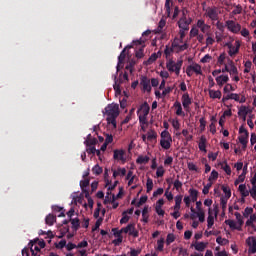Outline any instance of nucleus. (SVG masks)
<instances>
[{"mask_svg": "<svg viewBox=\"0 0 256 256\" xmlns=\"http://www.w3.org/2000/svg\"><path fill=\"white\" fill-rule=\"evenodd\" d=\"M106 121L108 125H113L114 129H117V117H119V105L109 104L105 108Z\"/></svg>", "mask_w": 256, "mask_h": 256, "instance_id": "nucleus-1", "label": "nucleus"}, {"mask_svg": "<svg viewBox=\"0 0 256 256\" xmlns=\"http://www.w3.org/2000/svg\"><path fill=\"white\" fill-rule=\"evenodd\" d=\"M133 46H127L125 47L122 52L120 53V55L118 56V64L116 66V74L114 75V91H116V93H121V83H123V81L120 80V83L117 82V73H119V67H121V65H123L124 61H125V57H127V54H125V51H127V49H132Z\"/></svg>", "mask_w": 256, "mask_h": 256, "instance_id": "nucleus-2", "label": "nucleus"}, {"mask_svg": "<svg viewBox=\"0 0 256 256\" xmlns=\"http://www.w3.org/2000/svg\"><path fill=\"white\" fill-rule=\"evenodd\" d=\"M149 111H151V107L147 102H144L137 110V115H138L140 125L148 124L147 116L149 115Z\"/></svg>", "mask_w": 256, "mask_h": 256, "instance_id": "nucleus-3", "label": "nucleus"}, {"mask_svg": "<svg viewBox=\"0 0 256 256\" xmlns=\"http://www.w3.org/2000/svg\"><path fill=\"white\" fill-rule=\"evenodd\" d=\"M181 67H183V60H178L177 62L173 61V59H169L166 62V68L170 73H175L176 75H180Z\"/></svg>", "mask_w": 256, "mask_h": 256, "instance_id": "nucleus-4", "label": "nucleus"}, {"mask_svg": "<svg viewBox=\"0 0 256 256\" xmlns=\"http://www.w3.org/2000/svg\"><path fill=\"white\" fill-rule=\"evenodd\" d=\"M204 17H207L212 21H219V9H217L215 6L206 8Z\"/></svg>", "mask_w": 256, "mask_h": 256, "instance_id": "nucleus-5", "label": "nucleus"}, {"mask_svg": "<svg viewBox=\"0 0 256 256\" xmlns=\"http://www.w3.org/2000/svg\"><path fill=\"white\" fill-rule=\"evenodd\" d=\"M193 73H196V75H203V70H201V65L193 64V65L187 66L186 75L188 77H193Z\"/></svg>", "mask_w": 256, "mask_h": 256, "instance_id": "nucleus-6", "label": "nucleus"}, {"mask_svg": "<svg viewBox=\"0 0 256 256\" xmlns=\"http://www.w3.org/2000/svg\"><path fill=\"white\" fill-rule=\"evenodd\" d=\"M226 47L229 49L228 55H230V57H235V55L239 53V49H241V41L236 40L234 46L231 43H226Z\"/></svg>", "mask_w": 256, "mask_h": 256, "instance_id": "nucleus-7", "label": "nucleus"}, {"mask_svg": "<svg viewBox=\"0 0 256 256\" xmlns=\"http://www.w3.org/2000/svg\"><path fill=\"white\" fill-rule=\"evenodd\" d=\"M226 27H227L228 31H230L231 33H234L235 35H237L241 31V24H239L233 20H227Z\"/></svg>", "mask_w": 256, "mask_h": 256, "instance_id": "nucleus-8", "label": "nucleus"}, {"mask_svg": "<svg viewBox=\"0 0 256 256\" xmlns=\"http://www.w3.org/2000/svg\"><path fill=\"white\" fill-rule=\"evenodd\" d=\"M125 150L124 149H116L114 150L113 159L115 161H120L122 165H125L127 163V158L125 157Z\"/></svg>", "mask_w": 256, "mask_h": 256, "instance_id": "nucleus-9", "label": "nucleus"}, {"mask_svg": "<svg viewBox=\"0 0 256 256\" xmlns=\"http://www.w3.org/2000/svg\"><path fill=\"white\" fill-rule=\"evenodd\" d=\"M192 19L187 17H181L178 21V27L179 29H182L183 31H189V25L192 23Z\"/></svg>", "mask_w": 256, "mask_h": 256, "instance_id": "nucleus-10", "label": "nucleus"}, {"mask_svg": "<svg viewBox=\"0 0 256 256\" xmlns=\"http://www.w3.org/2000/svg\"><path fill=\"white\" fill-rule=\"evenodd\" d=\"M196 27L200 29L201 33H205L206 35H211L209 31L211 30V26L205 23V20L199 19L196 23Z\"/></svg>", "mask_w": 256, "mask_h": 256, "instance_id": "nucleus-11", "label": "nucleus"}, {"mask_svg": "<svg viewBox=\"0 0 256 256\" xmlns=\"http://www.w3.org/2000/svg\"><path fill=\"white\" fill-rule=\"evenodd\" d=\"M246 245L249 247L248 253H256V238L254 236H250L246 239Z\"/></svg>", "mask_w": 256, "mask_h": 256, "instance_id": "nucleus-12", "label": "nucleus"}, {"mask_svg": "<svg viewBox=\"0 0 256 256\" xmlns=\"http://www.w3.org/2000/svg\"><path fill=\"white\" fill-rule=\"evenodd\" d=\"M123 233H129L132 237H139V231L135 229V224H128L127 227L122 228Z\"/></svg>", "mask_w": 256, "mask_h": 256, "instance_id": "nucleus-13", "label": "nucleus"}, {"mask_svg": "<svg viewBox=\"0 0 256 256\" xmlns=\"http://www.w3.org/2000/svg\"><path fill=\"white\" fill-rule=\"evenodd\" d=\"M191 103H193V101L191 100L189 93H184L182 95V105H183V108L185 109V111H188V112L190 111Z\"/></svg>", "mask_w": 256, "mask_h": 256, "instance_id": "nucleus-14", "label": "nucleus"}, {"mask_svg": "<svg viewBox=\"0 0 256 256\" xmlns=\"http://www.w3.org/2000/svg\"><path fill=\"white\" fill-rule=\"evenodd\" d=\"M140 85L143 87V91H147V93H151V80H149L147 76H141Z\"/></svg>", "mask_w": 256, "mask_h": 256, "instance_id": "nucleus-15", "label": "nucleus"}, {"mask_svg": "<svg viewBox=\"0 0 256 256\" xmlns=\"http://www.w3.org/2000/svg\"><path fill=\"white\" fill-rule=\"evenodd\" d=\"M229 82V76L228 75H220L216 77V83L219 85V87H223L225 83Z\"/></svg>", "mask_w": 256, "mask_h": 256, "instance_id": "nucleus-16", "label": "nucleus"}, {"mask_svg": "<svg viewBox=\"0 0 256 256\" xmlns=\"http://www.w3.org/2000/svg\"><path fill=\"white\" fill-rule=\"evenodd\" d=\"M238 139L242 145V149L246 150L247 144L249 143V134H242Z\"/></svg>", "mask_w": 256, "mask_h": 256, "instance_id": "nucleus-17", "label": "nucleus"}, {"mask_svg": "<svg viewBox=\"0 0 256 256\" xmlns=\"http://www.w3.org/2000/svg\"><path fill=\"white\" fill-rule=\"evenodd\" d=\"M113 177L114 179H117V177H119V175H121V177H125V175H127V169L125 168H121L119 167L117 170H113Z\"/></svg>", "mask_w": 256, "mask_h": 256, "instance_id": "nucleus-18", "label": "nucleus"}, {"mask_svg": "<svg viewBox=\"0 0 256 256\" xmlns=\"http://www.w3.org/2000/svg\"><path fill=\"white\" fill-rule=\"evenodd\" d=\"M208 93H209L210 99H221V95H222L221 90L209 89Z\"/></svg>", "mask_w": 256, "mask_h": 256, "instance_id": "nucleus-19", "label": "nucleus"}, {"mask_svg": "<svg viewBox=\"0 0 256 256\" xmlns=\"http://www.w3.org/2000/svg\"><path fill=\"white\" fill-rule=\"evenodd\" d=\"M207 138H205V136H201L200 137V142L198 144L199 150L200 151H204V153H207Z\"/></svg>", "mask_w": 256, "mask_h": 256, "instance_id": "nucleus-20", "label": "nucleus"}, {"mask_svg": "<svg viewBox=\"0 0 256 256\" xmlns=\"http://www.w3.org/2000/svg\"><path fill=\"white\" fill-rule=\"evenodd\" d=\"M238 191L240 192L241 194V197H249V193L250 191L247 190V185L245 184H240L239 187H238Z\"/></svg>", "mask_w": 256, "mask_h": 256, "instance_id": "nucleus-21", "label": "nucleus"}, {"mask_svg": "<svg viewBox=\"0 0 256 256\" xmlns=\"http://www.w3.org/2000/svg\"><path fill=\"white\" fill-rule=\"evenodd\" d=\"M239 117H243L244 121L247 119V115H249V108L247 106H241L238 111Z\"/></svg>", "mask_w": 256, "mask_h": 256, "instance_id": "nucleus-22", "label": "nucleus"}, {"mask_svg": "<svg viewBox=\"0 0 256 256\" xmlns=\"http://www.w3.org/2000/svg\"><path fill=\"white\" fill-rule=\"evenodd\" d=\"M228 65L230 67L229 73L231 76L239 75V70H237V66H235V63H233V60H229Z\"/></svg>", "mask_w": 256, "mask_h": 256, "instance_id": "nucleus-23", "label": "nucleus"}, {"mask_svg": "<svg viewBox=\"0 0 256 256\" xmlns=\"http://www.w3.org/2000/svg\"><path fill=\"white\" fill-rule=\"evenodd\" d=\"M183 202V195H177L175 196V205H174V211H180L181 209V203Z\"/></svg>", "mask_w": 256, "mask_h": 256, "instance_id": "nucleus-24", "label": "nucleus"}, {"mask_svg": "<svg viewBox=\"0 0 256 256\" xmlns=\"http://www.w3.org/2000/svg\"><path fill=\"white\" fill-rule=\"evenodd\" d=\"M174 107L176 109V115H178L179 117L185 116V112H183V106H181V102L176 101L174 103Z\"/></svg>", "mask_w": 256, "mask_h": 256, "instance_id": "nucleus-25", "label": "nucleus"}, {"mask_svg": "<svg viewBox=\"0 0 256 256\" xmlns=\"http://www.w3.org/2000/svg\"><path fill=\"white\" fill-rule=\"evenodd\" d=\"M55 221H57V217L53 214H48L45 218L46 225H49L50 227L54 225Z\"/></svg>", "mask_w": 256, "mask_h": 256, "instance_id": "nucleus-26", "label": "nucleus"}, {"mask_svg": "<svg viewBox=\"0 0 256 256\" xmlns=\"http://www.w3.org/2000/svg\"><path fill=\"white\" fill-rule=\"evenodd\" d=\"M70 222L72 225V229L74 231H79V227H81V222L79 221V218H70Z\"/></svg>", "mask_w": 256, "mask_h": 256, "instance_id": "nucleus-27", "label": "nucleus"}, {"mask_svg": "<svg viewBox=\"0 0 256 256\" xmlns=\"http://www.w3.org/2000/svg\"><path fill=\"white\" fill-rule=\"evenodd\" d=\"M171 143H173V140L160 139V145L162 149H171Z\"/></svg>", "mask_w": 256, "mask_h": 256, "instance_id": "nucleus-28", "label": "nucleus"}, {"mask_svg": "<svg viewBox=\"0 0 256 256\" xmlns=\"http://www.w3.org/2000/svg\"><path fill=\"white\" fill-rule=\"evenodd\" d=\"M208 218H207V227L208 229H211V227H213V225H215V217H213V214H211V208L208 211Z\"/></svg>", "mask_w": 256, "mask_h": 256, "instance_id": "nucleus-29", "label": "nucleus"}, {"mask_svg": "<svg viewBox=\"0 0 256 256\" xmlns=\"http://www.w3.org/2000/svg\"><path fill=\"white\" fill-rule=\"evenodd\" d=\"M85 145L86 147H91V145H97V140L96 138H92L91 134L87 135V139L85 140Z\"/></svg>", "mask_w": 256, "mask_h": 256, "instance_id": "nucleus-30", "label": "nucleus"}, {"mask_svg": "<svg viewBox=\"0 0 256 256\" xmlns=\"http://www.w3.org/2000/svg\"><path fill=\"white\" fill-rule=\"evenodd\" d=\"M149 156H138V158L136 159V163H138V165H145L147 163H149Z\"/></svg>", "mask_w": 256, "mask_h": 256, "instance_id": "nucleus-31", "label": "nucleus"}, {"mask_svg": "<svg viewBox=\"0 0 256 256\" xmlns=\"http://www.w3.org/2000/svg\"><path fill=\"white\" fill-rule=\"evenodd\" d=\"M149 207H144L142 210V221L144 223H149Z\"/></svg>", "mask_w": 256, "mask_h": 256, "instance_id": "nucleus-32", "label": "nucleus"}, {"mask_svg": "<svg viewBox=\"0 0 256 256\" xmlns=\"http://www.w3.org/2000/svg\"><path fill=\"white\" fill-rule=\"evenodd\" d=\"M225 223L230 227V229H236V231H241V227L237 226V223H235L233 220H225Z\"/></svg>", "mask_w": 256, "mask_h": 256, "instance_id": "nucleus-33", "label": "nucleus"}, {"mask_svg": "<svg viewBox=\"0 0 256 256\" xmlns=\"http://www.w3.org/2000/svg\"><path fill=\"white\" fill-rule=\"evenodd\" d=\"M133 115H135V108H132L129 111V114L125 117V119L122 121V125H127V123H129V121H131Z\"/></svg>", "mask_w": 256, "mask_h": 256, "instance_id": "nucleus-34", "label": "nucleus"}, {"mask_svg": "<svg viewBox=\"0 0 256 256\" xmlns=\"http://www.w3.org/2000/svg\"><path fill=\"white\" fill-rule=\"evenodd\" d=\"M144 51L145 45L141 46L138 50L135 51V57L138 59H143V57H145Z\"/></svg>", "mask_w": 256, "mask_h": 256, "instance_id": "nucleus-35", "label": "nucleus"}, {"mask_svg": "<svg viewBox=\"0 0 256 256\" xmlns=\"http://www.w3.org/2000/svg\"><path fill=\"white\" fill-rule=\"evenodd\" d=\"M194 248L196 249V251L203 252L207 248V244L204 242H196Z\"/></svg>", "mask_w": 256, "mask_h": 256, "instance_id": "nucleus-36", "label": "nucleus"}, {"mask_svg": "<svg viewBox=\"0 0 256 256\" xmlns=\"http://www.w3.org/2000/svg\"><path fill=\"white\" fill-rule=\"evenodd\" d=\"M135 65H137V60L131 59L126 65L125 69L130 71V73H133V67H135Z\"/></svg>", "mask_w": 256, "mask_h": 256, "instance_id": "nucleus-37", "label": "nucleus"}, {"mask_svg": "<svg viewBox=\"0 0 256 256\" xmlns=\"http://www.w3.org/2000/svg\"><path fill=\"white\" fill-rule=\"evenodd\" d=\"M164 247H165V238H160V239L157 241L156 251L162 252L163 249H164Z\"/></svg>", "mask_w": 256, "mask_h": 256, "instance_id": "nucleus-38", "label": "nucleus"}, {"mask_svg": "<svg viewBox=\"0 0 256 256\" xmlns=\"http://www.w3.org/2000/svg\"><path fill=\"white\" fill-rule=\"evenodd\" d=\"M89 183H90L89 179L80 181V187H81L82 193H84V195H85V191H89V190H87V186L89 185Z\"/></svg>", "mask_w": 256, "mask_h": 256, "instance_id": "nucleus-39", "label": "nucleus"}, {"mask_svg": "<svg viewBox=\"0 0 256 256\" xmlns=\"http://www.w3.org/2000/svg\"><path fill=\"white\" fill-rule=\"evenodd\" d=\"M175 48L173 46L169 47V45H166L164 50V55L166 59H169L171 57V53H173Z\"/></svg>", "mask_w": 256, "mask_h": 256, "instance_id": "nucleus-40", "label": "nucleus"}, {"mask_svg": "<svg viewBox=\"0 0 256 256\" xmlns=\"http://www.w3.org/2000/svg\"><path fill=\"white\" fill-rule=\"evenodd\" d=\"M171 5H173V2H171V0H166L164 7L166 9L167 17L171 16Z\"/></svg>", "mask_w": 256, "mask_h": 256, "instance_id": "nucleus-41", "label": "nucleus"}, {"mask_svg": "<svg viewBox=\"0 0 256 256\" xmlns=\"http://www.w3.org/2000/svg\"><path fill=\"white\" fill-rule=\"evenodd\" d=\"M222 191H223V193H225L224 198L231 199V188H229V186L223 185L222 186Z\"/></svg>", "mask_w": 256, "mask_h": 256, "instance_id": "nucleus-42", "label": "nucleus"}, {"mask_svg": "<svg viewBox=\"0 0 256 256\" xmlns=\"http://www.w3.org/2000/svg\"><path fill=\"white\" fill-rule=\"evenodd\" d=\"M153 191V179L148 178L146 182V193H151Z\"/></svg>", "mask_w": 256, "mask_h": 256, "instance_id": "nucleus-43", "label": "nucleus"}, {"mask_svg": "<svg viewBox=\"0 0 256 256\" xmlns=\"http://www.w3.org/2000/svg\"><path fill=\"white\" fill-rule=\"evenodd\" d=\"M217 179H219V172H217L216 170H212L209 178H208V181H217Z\"/></svg>", "mask_w": 256, "mask_h": 256, "instance_id": "nucleus-44", "label": "nucleus"}, {"mask_svg": "<svg viewBox=\"0 0 256 256\" xmlns=\"http://www.w3.org/2000/svg\"><path fill=\"white\" fill-rule=\"evenodd\" d=\"M37 241L38 240H32L30 241L29 245H30V251L32 253L33 256H40L38 252H35V250L33 249V247H35V245H37Z\"/></svg>", "mask_w": 256, "mask_h": 256, "instance_id": "nucleus-45", "label": "nucleus"}, {"mask_svg": "<svg viewBox=\"0 0 256 256\" xmlns=\"http://www.w3.org/2000/svg\"><path fill=\"white\" fill-rule=\"evenodd\" d=\"M157 59H159V55L157 53H153L151 54V56L148 58L147 60V65H151V63H155V61H157Z\"/></svg>", "mask_w": 256, "mask_h": 256, "instance_id": "nucleus-46", "label": "nucleus"}, {"mask_svg": "<svg viewBox=\"0 0 256 256\" xmlns=\"http://www.w3.org/2000/svg\"><path fill=\"white\" fill-rule=\"evenodd\" d=\"M84 195L88 201V206L90 207V209H93L94 201H93V198H91L89 191H85Z\"/></svg>", "mask_w": 256, "mask_h": 256, "instance_id": "nucleus-47", "label": "nucleus"}, {"mask_svg": "<svg viewBox=\"0 0 256 256\" xmlns=\"http://www.w3.org/2000/svg\"><path fill=\"white\" fill-rule=\"evenodd\" d=\"M215 43V38L211 37L210 35H207L206 38V46L204 47V49H207V47H211V45H213Z\"/></svg>", "mask_w": 256, "mask_h": 256, "instance_id": "nucleus-48", "label": "nucleus"}, {"mask_svg": "<svg viewBox=\"0 0 256 256\" xmlns=\"http://www.w3.org/2000/svg\"><path fill=\"white\" fill-rule=\"evenodd\" d=\"M243 13V7L238 4L235 9L231 12V15H241Z\"/></svg>", "mask_w": 256, "mask_h": 256, "instance_id": "nucleus-49", "label": "nucleus"}, {"mask_svg": "<svg viewBox=\"0 0 256 256\" xmlns=\"http://www.w3.org/2000/svg\"><path fill=\"white\" fill-rule=\"evenodd\" d=\"M92 173L94 175H101V173H103V168H101V166H99L98 164H96L93 168H92Z\"/></svg>", "mask_w": 256, "mask_h": 256, "instance_id": "nucleus-50", "label": "nucleus"}, {"mask_svg": "<svg viewBox=\"0 0 256 256\" xmlns=\"http://www.w3.org/2000/svg\"><path fill=\"white\" fill-rule=\"evenodd\" d=\"M181 43H183V39L176 37L174 38L171 46L172 48L177 49L181 45Z\"/></svg>", "mask_w": 256, "mask_h": 256, "instance_id": "nucleus-51", "label": "nucleus"}, {"mask_svg": "<svg viewBox=\"0 0 256 256\" xmlns=\"http://www.w3.org/2000/svg\"><path fill=\"white\" fill-rule=\"evenodd\" d=\"M160 137L161 139H166L169 141L173 140V138L171 137V134L167 130L162 131Z\"/></svg>", "mask_w": 256, "mask_h": 256, "instance_id": "nucleus-52", "label": "nucleus"}, {"mask_svg": "<svg viewBox=\"0 0 256 256\" xmlns=\"http://www.w3.org/2000/svg\"><path fill=\"white\" fill-rule=\"evenodd\" d=\"M234 215H235V217H236V220L238 221L239 227H240V228L243 227L244 221H243V216H241V213L235 212Z\"/></svg>", "mask_w": 256, "mask_h": 256, "instance_id": "nucleus-53", "label": "nucleus"}, {"mask_svg": "<svg viewBox=\"0 0 256 256\" xmlns=\"http://www.w3.org/2000/svg\"><path fill=\"white\" fill-rule=\"evenodd\" d=\"M216 243H218V245H227L229 243V240L227 238L219 236L216 238Z\"/></svg>", "mask_w": 256, "mask_h": 256, "instance_id": "nucleus-54", "label": "nucleus"}, {"mask_svg": "<svg viewBox=\"0 0 256 256\" xmlns=\"http://www.w3.org/2000/svg\"><path fill=\"white\" fill-rule=\"evenodd\" d=\"M153 139H157V132L151 130L150 132L147 133V140L153 141Z\"/></svg>", "mask_w": 256, "mask_h": 256, "instance_id": "nucleus-55", "label": "nucleus"}, {"mask_svg": "<svg viewBox=\"0 0 256 256\" xmlns=\"http://www.w3.org/2000/svg\"><path fill=\"white\" fill-rule=\"evenodd\" d=\"M112 233H113L114 237L121 238V237H123V235H122L123 228L121 230H118L117 228H113Z\"/></svg>", "mask_w": 256, "mask_h": 256, "instance_id": "nucleus-56", "label": "nucleus"}, {"mask_svg": "<svg viewBox=\"0 0 256 256\" xmlns=\"http://www.w3.org/2000/svg\"><path fill=\"white\" fill-rule=\"evenodd\" d=\"M148 199H149V197H147V195L141 196L140 200L136 204V207H141V205L147 203Z\"/></svg>", "mask_w": 256, "mask_h": 256, "instance_id": "nucleus-57", "label": "nucleus"}, {"mask_svg": "<svg viewBox=\"0 0 256 256\" xmlns=\"http://www.w3.org/2000/svg\"><path fill=\"white\" fill-rule=\"evenodd\" d=\"M39 235H47V237L49 238V239H53V237H55V235L53 234V232L51 231V230H49V231H43V230H39V233H38Z\"/></svg>", "mask_w": 256, "mask_h": 256, "instance_id": "nucleus-58", "label": "nucleus"}, {"mask_svg": "<svg viewBox=\"0 0 256 256\" xmlns=\"http://www.w3.org/2000/svg\"><path fill=\"white\" fill-rule=\"evenodd\" d=\"M175 241V234L169 233L166 238V245H170Z\"/></svg>", "mask_w": 256, "mask_h": 256, "instance_id": "nucleus-59", "label": "nucleus"}, {"mask_svg": "<svg viewBox=\"0 0 256 256\" xmlns=\"http://www.w3.org/2000/svg\"><path fill=\"white\" fill-rule=\"evenodd\" d=\"M253 66V63L251 61H246L244 64V73H250L251 72V67Z\"/></svg>", "mask_w": 256, "mask_h": 256, "instance_id": "nucleus-60", "label": "nucleus"}, {"mask_svg": "<svg viewBox=\"0 0 256 256\" xmlns=\"http://www.w3.org/2000/svg\"><path fill=\"white\" fill-rule=\"evenodd\" d=\"M249 215H253V208L246 207L243 212V216L247 219L249 217Z\"/></svg>", "mask_w": 256, "mask_h": 256, "instance_id": "nucleus-61", "label": "nucleus"}, {"mask_svg": "<svg viewBox=\"0 0 256 256\" xmlns=\"http://www.w3.org/2000/svg\"><path fill=\"white\" fill-rule=\"evenodd\" d=\"M200 123V131L203 133L205 131V127L207 126V121H205V118H200L199 120Z\"/></svg>", "mask_w": 256, "mask_h": 256, "instance_id": "nucleus-62", "label": "nucleus"}, {"mask_svg": "<svg viewBox=\"0 0 256 256\" xmlns=\"http://www.w3.org/2000/svg\"><path fill=\"white\" fill-rule=\"evenodd\" d=\"M164 175H165V168H163V166L158 167L156 171V176L163 177Z\"/></svg>", "mask_w": 256, "mask_h": 256, "instance_id": "nucleus-63", "label": "nucleus"}, {"mask_svg": "<svg viewBox=\"0 0 256 256\" xmlns=\"http://www.w3.org/2000/svg\"><path fill=\"white\" fill-rule=\"evenodd\" d=\"M256 221V215L253 214L250 216V218L246 221L247 227H251L253 225V222Z\"/></svg>", "mask_w": 256, "mask_h": 256, "instance_id": "nucleus-64", "label": "nucleus"}]
</instances>
